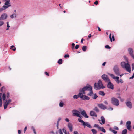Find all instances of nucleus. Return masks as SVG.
<instances>
[{"label": "nucleus", "instance_id": "obj_1", "mask_svg": "<svg viewBox=\"0 0 134 134\" xmlns=\"http://www.w3.org/2000/svg\"><path fill=\"white\" fill-rule=\"evenodd\" d=\"M124 57L127 63L122 62L121 63V65L122 68L125 69L127 71L130 73L131 71V68L130 65L128 63V60L125 56H124Z\"/></svg>", "mask_w": 134, "mask_h": 134}, {"label": "nucleus", "instance_id": "obj_2", "mask_svg": "<svg viewBox=\"0 0 134 134\" xmlns=\"http://www.w3.org/2000/svg\"><path fill=\"white\" fill-rule=\"evenodd\" d=\"M94 89L96 90H99L100 89H103L105 87L104 86L100 80H99L98 83L94 84Z\"/></svg>", "mask_w": 134, "mask_h": 134}, {"label": "nucleus", "instance_id": "obj_3", "mask_svg": "<svg viewBox=\"0 0 134 134\" xmlns=\"http://www.w3.org/2000/svg\"><path fill=\"white\" fill-rule=\"evenodd\" d=\"M92 89V86L89 84H87L86 86H85L82 89H80L79 91V92H82L83 94H85V91H90V90H91Z\"/></svg>", "mask_w": 134, "mask_h": 134}, {"label": "nucleus", "instance_id": "obj_4", "mask_svg": "<svg viewBox=\"0 0 134 134\" xmlns=\"http://www.w3.org/2000/svg\"><path fill=\"white\" fill-rule=\"evenodd\" d=\"M111 102L114 105L118 106L119 105V102L118 99L115 97H112L111 98Z\"/></svg>", "mask_w": 134, "mask_h": 134}, {"label": "nucleus", "instance_id": "obj_5", "mask_svg": "<svg viewBox=\"0 0 134 134\" xmlns=\"http://www.w3.org/2000/svg\"><path fill=\"white\" fill-rule=\"evenodd\" d=\"M78 121L81 123H82L84 127L86 126H87L89 128H91L92 126L90 125L89 123L87 122H85L83 120H81L80 118H78Z\"/></svg>", "mask_w": 134, "mask_h": 134}, {"label": "nucleus", "instance_id": "obj_6", "mask_svg": "<svg viewBox=\"0 0 134 134\" xmlns=\"http://www.w3.org/2000/svg\"><path fill=\"white\" fill-rule=\"evenodd\" d=\"M12 100L11 99H9L8 100H5L3 101V105L4 106V108L5 109H6L8 105L11 103Z\"/></svg>", "mask_w": 134, "mask_h": 134}, {"label": "nucleus", "instance_id": "obj_7", "mask_svg": "<svg viewBox=\"0 0 134 134\" xmlns=\"http://www.w3.org/2000/svg\"><path fill=\"white\" fill-rule=\"evenodd\" d=\"M72 113L73 116L81 118V116L80 115V112L78 110H74L72 111Z\"/></svg>", "mask_w": 134, "mask_h": 134}, {"label": "nucleus", "instance_id": "obj_8", "mask_svg": "<svg viewBox=\"0 0 134 134\" xmlns=\"http://www.w3.org/2000/svg\"><path fill=\"white\" fill-rule=\"evenodd\" d=\"M113 70L114 72L117 75H123L122 74L120 75L119 68L117 65H115L114 67Z\"/></svg>", "mask_w": 134, "mask_h": 134}, {"label": "nucleus", "instance_id": "obj_9", "mask_svg": "<svg viewBox=\"0 0 134 134\" xmlns=\"http://www.w3.org/2000/svg\"><path fill=\"white\" fill-rule=\"evenodd\" d=\"M131 122L129 121H127L126 123V126L127 129L130 131H131Z\"/></svg>", "mask_w": 134, "mask_h": 134}, {"label": "nucleus", "instance_id": "obj_10", "mask_svg": "<svg viewBox=\"0 0 134 134\" xmlns=\"http://www.w3.org/2000/svg\"><path fill=\"white\" fill-rule=\"evenodd\" d=\"M2 2H4V6H8L9 7L11 6L10 5V0H2Z\"/></svg>", "mask_w": 134, "mask_h": 134}, {"label": "nucleus", "instance_id": "obj_11", "mask_svg": "<svg viewBox=\"0 0 134 134\" xmlns=\"http://www.w3.org/2000/svg\"><path fill=\"white\" fill-rule=\"evenodd\" d=\"M7 15L5 13L2 14L0 17V20H2L6 19L7 18Z\"/></svg>", "mask_w": 134, "mask_h": 134}, {"label": "nucleus", "instance_id": "obj_12", "mask_svg": "<svg viewBox=\"0 0 134 134\" xmlns=\"http://www.w3.org/2000/svg\"><path fill=\"white\" fill-rule=\"evenodd\" d=\"M107 87L108 88L111 89L112 90L114 89V85L110 81L108 82Z\"/></svg>", "mask_w": 134, "mask_h": 134}, {"label": "nucleus", "instance_id": "obj_13", "mask_svg": "<svg viewBox=\"0 0 134 134\" xmlns=\"http://www.w3.org/2000/svg\"><path fill=\"white\" fill-rule=\"evenodd\" d=\"M129 52L132 57V58L134 59V55L133 54V51L132 48H129L128 49Z\"/></svg>", "mask_w": 134, "mask_h": 134}, {"label": "nucleus", "instance_id": "obj_14", "mask_svg": "<svg viewBox=\"0 0 134 134\" xmlns=\"http://www.w3.org/2000/svg\"><path fill=\"white\" fill-rule=\"evenodd\" d=\"M102 78L106 82L108 83L110 81L109 79L107 77V76H102Z\"/></svg>", "mask_w": 134, "mask_h": 134}, {"label": "nucleus", "instance_id": "obj_15", "mask_svg": "<svg viewBox=\"0 0 134 134\" xmlns=\"http://www.w3.org/2000/svg\"><path fill=\"white\" fill-rule=\"evenodd\" d=\"M126 105L127 107L130 109H131L132 108V103L130 101H128L126 103Z\"/></svg>", "mask_w": 134, "mask_h": 134}, {"label": "nucleus", "instance_id": "obj_16", "mask_svg": "<svg viewBox=\"0 0 134 134\" xmlns=\"http://www.w3.org/2000/svg\"><path fill=\"white\" fill-rule=\"evenodd\" d=\"M98 106L100 109L103 110L107 108V107L106 106L102 104H99Z\"/></svg>", "mask_w": 134, "mask_h": 134}, {"label": "nucleus", "instance_id": "obj_17", "mask_svg": "<svg viewBox=\"0 0 134 134\" xmlns=\"http://www.w3.org/2000/svg\"><path fill=\"white\" fill-rule=\"evenodd\" d=\"M81 114H82L84 117L86 118H88V116L87 115L86 112L84 110H83L81 112Z\"/></svg>", "mask_w": 134, "mask_h": 134}, {"label": "nucleus", "instance_id": "obj_18", "mask_svg": "<svg viewBox=\"0 0 134 134\" xmlns=\"http://www.w3.org/2000/svg\"><path fill=\"white\" fill-rule=\"evenodd\" d=\"M90 115L92 116H95L97 117V114L93 111H91L90 113Z\"/></svg>", "mask_w": 134, "mask_h": 134}, {"label": "nucleus", "instance_id": "obj_19", "mask_svg": "<svg viewBox=\"0 0 134 134\" xmlns=\"http://www.w3.org/2000/svg\"><path fill=\"white\" fill-rule=\"evenodd\" d=\"M114 79L116 82L118 83H120L119 78L118 77H115V76H111Z\"/></svg>", "mask_w": 134, "mask_h": 134}, {"label": "nucleus", "instance_id": "obj_20", "mask_svg": "<svg viewBox=\"0 0 134 134\" xmlns=\"http://www.w3.org/2000/svg\"><path fill=\"white\" fill-rule=\"evenodd\" d=\"M68 127L69 128L70 131L72 132V124L70 123H69L68 124Z\"/></svg>", "mask_w": 134, "mask_h": 134}, {"label": "nucleus", "instance_id": "obj_21", "mask_svg": "<svg viewBox=\"0 0 134 134\" xmlns=\"http://www.w3.org/2000/svg\"><path fill=\"white\" fill-rule=\"evenodd\" d=\"M9 6H3L1 8H0V12L5 10Z\"/></svg>", "mask_w": 134, "mask_h": 134}, {"label": "nucleus", "instance_id": "obj_22", "mask_svg": "<svg viewBox=\"0 0 134 134\" xmlns=\"http://www.w3.org/2000/svg\"><path fill=\"white\" fill-rule=\"evenodd\" d=\"M90 98L88 96L85 95H84L83 97L81 99L83 100H89Z\"/></svg>", "mask_w": 134, "mask_h": 134}, {"label": "nucleus", "instance_id": "obj_23", "mask_svg": "<svg viewBox=\"0 0 134 134\" xmlns=\"http://www.w3.org/2000/svg\"><path fill=\"white\" fill-rule=\"evenodd\" d=\"M101 120L103 124H104L105 123V120L103 116H102L100 117Z\"/></svg>", "mask_w": 134, "mask_h": 134}, {"label": "nucleus", "instance_id": "obj_24", "mask_svg": "<svg viewBox=\"0 0 134 134\" xmlns=\"http://www.w3.org/2000/svg\"><path fill=\"white\" fill-rule=\"evenodd\" d=\"M82 94H83V93L81 92H80V93L78 94V95L79 96V97H80L82 99L83 97L84 96V95H83Z\"/></svg>", "mask_w": 134, "mask_h": 134}, {"label": "nucleus", "instance_id": "obj_25", "mask_svg": "<svg viewBox=\"0 0 134 134\" xmlns=\"http://www.w3.org/2000/svg\"><path fill=\"white\" fill-rule=\"evenodd\" d=\"M109 130L114 134H116L117 133V132L116 131L112 129L111 128H109Z\"/></svg>", "mask_w": 134, "mask_h": 134}, {"label": "nucleus", "instance_id": "obj_26", "mask_svg": "<svg viewBox=\"0 0 134 134\" xmlns=\"http://www.w3.org/2000/svg\"><path fill=\"white\" fill-rule=\"evenodd\" d=\"M17 14L16 13H14L10 16V17L12 19L16 18Z\"/></svg>", "mask_w": 134, "mask_h": 134}, {"label": "nucleus", "instance_id": "obj_27", "mask_svg": "<svg viewBox=\"0 0 134 134\" xmlns=\"http://www.w3.org/2000/svg\"><path fill=\"white\" fill-rule=\"evenodd\" d=\"M91 131L93 134H97V131L96 129H92Z\"/></svg>", "mask_w": 134, "mask_h": 134}, {"label": "nucleus", "instance_id": "obj_28", "mask_svg": "<svg viewBox=\"0 0 134 134\" xmlns=\"http://www.w3.org/2000/svg\"><path fill=\"white\" fill-rule=\"evenodd\" d=\"M99 130L102 132H103L104 133H105L106 130L103 127H100L99 129Z\"/></svg>", "mask_w": 134, "mask_h": 134}, {"label": "nucleus", "instance_id": "obj_29", "mask_svg": "<svg viewBox=\"0 0 134 134\" xmlns=\"http://www.w3.org/2000/svg\"><path fill=\"white\" fill-rule=\"evenodd\" d=\"M6 97V94L4 93H3L2 94V98L3 101L6 100H5Z\"/></svg>", "mask_w": 134, "mask_h": 134}, {"label": "nucleus", "instance_id": "obj_30", "mask_svg": "<svg viewBox=\"0 0 134 134\" xmlns=\"http://www.w3.org/2000/svg\"><path fill=\"white\" fill-rule=\"evenodd\" d=\"M90 92L88 94V95H89L90 96H92L93 94V92L92 91V89H91V90H90L89 91Z\"/></svg>", "mask_w": 134, "mask_h": 134}, {"label": "nucleus", "instance_id": "obj_31", "mask_svg": "<svg viewBox=\"0 0 134 134\" xmlns=\"http://www.w3.org/2000/svg\"><path fill=\"white\" fill-rule=\"evenodd\" d=\"M127 130L126 129H124L122 132V134H127Z\"/></svg>", "mask_w": 134, "mask_h": 134}, {"label": "nucleus", "instance_id": "obj_32", "mask_svg": "<svg viewBox=\"0 0 134 134\" xmlns=\"http://www.w3.org/2000/svg\"><path fill=\"white\" fill-rule=\"evenodd\" d=\"M99 95L102 96H104L105 95V93L103 91H99Z\"/></svg>", "mask_w": 134, "mask_h": 134}, {"label": "nucleus", "instance_id": "obj_33", "mask_svg": "<svg viewBox=\"0 0 134 134\" xmlns=\"http://www.w3.org/2000/svg\"><path fill=\"white\" fill-rule=\"evenodd\" d=\"M10 49L14 51H15L16 50V48L13 45L11 46Z\"/></svg>", "mask_w": 134, "mask_h": 134}, {"label": "nucleus", "instance_id": "obj_34", "mask_svg": "<svg viewBox=\"0 0 134 134\" xmlns=\"http://www.w3.org/2000/svg\"><path fill=\"white\" fill-rule=\"evenodd\" d=\"M87 46H83L82 47V50L84 51H85L87 49Z\"/></svg>", "mask_w": 134, "mask_h": 134}, {"label": "nucleus", "instance_id": "obj_35", "mask_svg": "<svg viewBox=\"0 0 134 134\" xmlns=\"http://www.w3.org/2000/svg\"><path fill=\"white\" fill-rule=\"evenodd\" d=\"M93 110L97 112H98L99 111V109L97 107H95Z\"/></svg>", "mask_w": 134, "mask_h": 134}, {"label": "nucleus", "instance_id": "obj_36", "mask_svg": "<svg viewBox=\"0 0 134 134\" xmlns=\"http://www.w3.org/2000/svg\"><path fill=\"white\" fill-rule=\"evenodd\" d=\"M94 127H97L98 128V129H99L100 127L99 126V125L97 124H95L94 125Z\"/></svg>", "mask_w": 134, "mask_h": 134}, {"label": "nucleus", "instance_id": "obj_37", "mask_svg": "<svg viewBox=\"0 0 134 134\" xmlns=\"http://www.w3.org/2000/svg\"><path fill=\"white\" fill-rule=\"evenodd\" d=\"M58 63L59 64H60L62 63V59H60L58 61Z\"/></svg>", "mask_w": 134, "mask_h": 134}, {"label": "nucleus", "instance_id": "obj_38", "mask_svg": "<svg viewBox=\"0 0 134 134\" xmlns=\"http://www.w3.org/2000/svg\"><path fill=\"white\" fill-rule=\"evenodd\" d=\"M98 97V96L96 94H94V96L92 98L94 99H96Z\"/></svg>", "mask_w": 134, "mask_h": 134}, {"label": "nucleus", "instance_id": "obj_39", "mask_svg": "<svg viewBox=\"0 0 134 134\" xmlns=\"http://www.w3.org/2000/svg\"><path fill=\"white\" fill-rule=\"evenodd\" d=\"M7 97V98H9L10 96V94L9 92H7L6 95Z\"/></svg>", "mask_w": 134, "mask_h": 134}, {"label": "nucleus", "instance_id": "obj_40", "mask_svg": "<svg viewBox=\"0 0 134 134\" xmlns=\"http://www.w3.org/2000/svg\"><path fill=\"white\" fill-rule=\"evenodd\" d=\"M64 103H63L60 102L59 103V106L60 107H62L63 106Z\"/></svg>", "mask_w": 134, "mask_h": 134}, {"label": "nucleus", "instance_id": "obj_41", "mask_svg": "<svg viewBox=\"0 0 134 134\" xmlns=\"http://www.w3.org/2000/svg\"><path fill=\"white\" fill-rule=\"evenodd\" d=\"M62 131L63 133L65 134H67V132L66 130L64 128L62 129Z\"/></svg>", "mask_w": 134, "mask_h": 134}, {"label": "nucleus", "instance_id": "obj_42", "mask_svg": "<svg viewBox=\"0 0 134 134\" xmlns=\"http://www.w3.org/2000/svg\"><path fill=\"white\" fill-rule=\"evenodd\" d=\"M73 98L74 99H77L79 98V96L77 95H74L73 96Z\"/></svg>", "mask_w": 134, "mask_h": 134}, {"label": "nucleus", "instance_id": "obj_43", "mask_svg": "<svg viewBox=\"0 0 134 134\" xmlns=\"http://www.w3.org/2000/svg\"><path fill=\"white\" fill-rule=\"evenodd\" d=\"M4 24V22L1 20H0V27L1 26Z\"/></svg>", "mask_w": 134, "mask_h": 134}, {"label": "nucleus", "instance_id": "obj_44", "mask_svg": "<svg viewBox=\"0 0 134 134\" xmlns=\"http://www.w3.org/2000/svg\"><path fill=\"white\" fill-rule=\"evenodd\" d=\"M58 132L59 134H63V133L61 129H59L58 130Z\"/></svg>", "mask_w": 134, "mask_h": 134}, {"label": "nucleus", "instance_id": "obj_45", "mask_svg": "<svg viewBox=\"0 0 134 134\" xmlns=\"http://www.w3.org/2000/svg\"><path fill=\"white\" fill-rule=\"evenodd\" d=\"M105 48L107 49H110V48L111 47L108 45H106L105 46Z\"/></svg>", "mask_w": 134, "mask_h": 134}, {"label": "nucleus", "instance_id": "obj_46", "mask_svg": "<svg viewBox=\"0 0 134 134\" xmlns=\"http://www.w3.org/2000/svg\"><path fill=\"white\" fill-rule=\"evenodd\" d=\"M111 34L110 33L109 35V38L110 39V40L111 41V42H112V39L111 37Z\"/></svg>", "mask_w": 134, "mask_h": 134}, {"label": "nucleus", "instance_id": "obj_47", "mask_svg": "<svg viewBox=\"0 0 134 134\" xmlns=\"http://www.w3.org/2000/svg\"><path fill=\"white\" fill-rule=\"evenodd\" d=\"M114 129L116 130H119V128L116 126H114Z\"/></svg>", "mask_w": 134, "mask_h": 134}, {"label": "nucleus", "instance_id": "obj_48", "mask_svg": "<svg viewBox=\"0 0 134 134\" xmlns=\"http://www.w3.org/2000/svg\"><path fill=\"white\" fill-rule=\"evenodd\" d=\"M6 23H7V27H10V26L9 25V24L8 22H7Z\"/></svg>", "mask_w": 134, "mask_h": 134}, {"label": "nucleus", "instance_id": "obj_49", "mask_svg": "<svg viewBox=\"0 0 134 134\" xmlns=\"http://www.w3.org/2000/svg\"><path fill=\"white\" fill-rule=\"evenodd\" d=\"M79 45H76L75 47V48L76 49H78V48L79 47Z\"/></svg>", "mask_w": 134, "mask_h": 134}, {"label": "nucleus", "instance_id": "obj_50", "mask_svg": "<svg viewBox=\"0 0 134 134\" xmlns=\"http://www.w3.org/2000/svg\"><path fill=\"white\" fill-rule=\"evenodd\" d=\"M98 3V2L97 1H96L94 2L95 4L97 5Z\"/></svg>", "mask_w": 134, "mask_h": 134}, {"label": "nucleus", "instance_id": "obj_51", "mask_svg": "<svg viewBox=\"0 0 134 134\" xmlns=\"http://www.w3.org/2000/svg\"><path fill=\"white\" fill-rule=\"evenodd\" d=\"M104 104H105L106 105H108V102H107L106 101H105L104 102Z\"/></svg>", "mask_w": 134, "mask_h": 134}, {"label": "nucleus", "instance_id": "obj_52", "mask_svg": "<svg viewBox=\"0 0 134 134\" xmlns=\"http://www.w3.org/2000/svg\"><path fill=\"white\" fill-rule=\"evenodd\" d=\"M2 100H0V107H1L2 106Z\"/></svg>", "mask_w": 134, "mask_h": 134}, {"label": "nucleus", "instance_id": "obj_53", "mask_svg": "<svg viewBox=\"0 0 134 134\" xmlns=\"http://www.w3.org/2000/svg\"><path fill=\"white\" fill-rule=\"evenodd\" d=\"M27 127H25L24 129V133H25L26 131V130H27Z\"/></svg>", "mask_w": 134, "mask_h": 134}, {"label": "nucleus", "instance_id": "obj_54", "mask_svg": "<svg viewBox=\"0 0 134 134\" xmlns=\"http://www.w3.org/2000/svg\"><path fill=\"white\" fill-rule=\"evenodd\" d=\"M69 55L68 54H66L64 56V57L65 58H67L68 57H69Z\"/></svg>", "mask_w": 134, "mask_h": 134}, {"label": "nucleus", "instance_id": "obj_55", "mask_svg": "<svg viewBox=\"0 0 134 134\" xmlns=\"http://www.w3.org/2000/svg\"><path fill=\"white\" fill-rule=\"evenodd\" d=\"M61 118H58L57 123H59V122L61 120Z\"/></svg>", "mask_w": 134, "mask_h": 134}, {"label": "nucleus", "instance_id": "obj_56", "mask_svg": "<svg viewBox=\"0 0 134 134\" xmlns=\"http://www.w3.org/2000/svg\"><path fill=\"white\" fill-rule=\"evenodd\" d=\"M112 38L113 41H115V38L114 37V36L113 35L112 36Z\"/></svg>", "mask_w": 134, "mask_h": 134}, {"label": "nucleus", "instance_id": "obj_57", "mask_svg": "<svg viewBox=\"0 0 134 134\" xmlns=\"http://www.w3.org/2000/svg\"><path fill=\"white\" fill-rule=\"evenodd\" d=\"M108 109L109 110L111 111L113 110V108H112L110 107Z\"/></svg>", "mask_w": 134, "mask_h": 134}, {"label": "nucleus", "instance_id": "obj_58", "mask_svg": "<svg viewBox=\"0 0 134 134\" xmlns=\"http://www.w3.org/2000/svg\"><path fill=\"white\" fill-rule=\"evenodd\" d=\"M18 134H20L21 133V131L20 130H18Z\"/></svg>", "mask_w": 134, "mask_h": 134}, {"label": "nucleus", "instance_id": "obj_59", "mask_svg": "<svg viewBox=\"0 0 134 134\" xmlns=\"http://www.w3.org/2000/svg\"><path fill=\"white\" fill-rule=\"evenodd\" d=\"M65 120L68 122H69V119L67 118H66L65 119Z\"/></svg>", "mask_w": 134, "mask_h": 134}, {"label": "nucleus", "instance_id": "obj_60", "mask_svg": "<svg viewBox=\"0 0 134 134\" xmlns=\"http://www.w3.org/2000/svg\"><path fill=\"white\" fill-rule=\"evenodd\" d=\"M132 70L134 69V63H133L132 64Z\"/></svg>", "mask_w": 134, "mask_h": 134}, {"label": "nucleus", "instance_id": "obj_61", "mask_svg": "<svg viewBox=\"0 0 134 134\" xmlns=\"http://www.w3.org/2000/svg\"><path fill=\"white\" fill-rule=\"evenodd\" d=\"M72 49L74 48V46L75 44L74 43H72Z\"/></svg>", "mask_w": 134, "mask_h": 134}, {"label": "nucleus", "instance_id": "obj_62", "mask_svg": "<svg viewBox=\"0 0 134 134\" xmlns=\"http://www.w3.org/2000/svg\"><path fill=\"white\" fill-rule=\"evenodd\" d=\"M120 82L121 83H123V81L121 79H120Z\"/></svg>", "mask_w": 134, "mask_h": 134}, {"label": "nucleus", "instance_id": "obj_63", "mask_svg": "<svg viewBox=\"0 0 134 134\" xmlns=\"http://www.w3.org/2000/svg\"><path fill=\"white\" fill-rule=\"evenodd\" d=\"M73 134H78V132L77 131H74Z\"/></svg>", "mask_w": 134, "mask_h": 134}, {"label": "nucleus", "instance_id": "obj_64", "mask_svg": "<svg viewBox=\"0 0 134 134\" xmlns=\"http://www.w3.org/2000/svg\"><path fill=\"white\" fill-rule=\"evenodd\" d=\"M45 74L46 75H49L48 73L46 72H45Z\"/></svg>", "mask_w": 134, "mask_h": 134}]
</instances>
